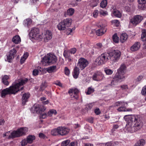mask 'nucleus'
<instances>
[{"label": "nucleus", "mask_w": 146, "mask_h": 146, "mask_svg": "<svg viewBox=\"0 0 146 146\" xmlns=\"http://www.w3.org/2000/svg\"><path fill=\"white\" fill-rule=\"evenodd\" d=\"M28 128L27 127H21L17 131H15L11 133L9 137V138H14L19 137L25 135L28 131Z\"/></svg>", "instance_id": "nucleus-6"}, {"label": "nucleus", "mask_w": 146, "mask_h": 146, "mask_svg": "<svg viewBox=\"0 0 146 146\" xmlns=\"http://www.w3.org/2000/svg\"><path fill=\"white\" fill-rule=\"evenodd\" d=\"M127 102H123L118 101L115 103V105L116 106H119L120 107L121 106H127Z\"/></svg>", "instance_id": "nucleus-29"}, {"label": "nucleus", "mask_w": 146, "mask_h": 146, "mask_svg": "<svg viewBox=\"0 0 146 146\" xmlns=\"http://www.w3.org/2000/svg\"><path fill=\"white\" fill-rule=\"evenodd\" d=\"M113 15L119 18L121 16V13L117 10H113Z\"/></svg>", "instance_id": "nucleus-28"}, {"label": "nucleus", "mask_w": 146, "mask_h": 146, "mask_svg": "<svg viewBox=\"0 0 146 146\" xmlns=\"http://www.w3.org/2000/svg\"><path fill=\"white\" fill-rule=\"evenodd\" d=\"M88 121L91 123H92L93 122V118L92 117H91L88 119Z\"/></svg>", "instance_id": "nucleus-64"}, {"label": "nucleus", "mask_w": 146, "mask_h": 146, "mask_svg": "<svg viewBox=\"0 0 146 146\" xmlns=\"http://www.w3.org/2000/svg\"><path fill=\"white\" fill-rule=\"evenodd\" d=\"M55 84L57 85H58L60 86H62V84L59 81H57L55 83Z\"/></svg>", "instance_id": "nucleus-60"}, {"label": "nucleus", "mask_w": 146, "mask_h": 146, "mask_svg": "<svg viewBox=\"0 0 146 146\" xmlns=\"http://www.w3.org/2000/svg\"><path fill=\"white\" fill-rule=\"evenodd\" d=\"M52 37H45L44 38V41L45 42H48V40L51 39Z\"/></svg>", "instance_id": "nucleus-62"}, {"label": "nucleus", "mask_w": 146, "mask_h": 146, "mask_svg": "<svg viewBox=\"0 0 146 146\" xmlns=\"http://www.w3.org/2000/svg\"><path fill=\"white\" fill-rule=\"evenodd\" d=\"M104 71L107 75H111L113 73V71L107 68L104 69Z\"/></svg>", "instance_id": "nucleus-37"}, {"label": "nucleus", "mask_w": 146, "mask_h": 146, "mask_svg": "<svg viewBox=\"0 0 146 146\" xmlns=\"http://www.w3.org/2000/svg\"><path fill=\"white\" fill-rule=\"evenodd\" d=\"M126 106H121L117 110L118 111H131L132 110L131 109H127L125 108Z\"/></svg>", "instance_id": "nucleus-24"}, {"label": "nucleus", "mask_w": 146, "mask_h": 146, "mask_svg": "<svg viewBox=\"0 0 146 146\" xmlns=\"http://www.w3.org/2000/svg\"><path fill=\"white\" fill-rule=\"evenodd\" d=\"M145 144V141L143 139H141L138 141L134 145V146H143Z\"/></svg>", "instance_id": "nucleus-27"}, {"label": "nucleus", "mask_w": 146, "mask_h": 146, "mask_svg": "<svg viewBox=\"0 0 146 146\" xmlns=\"http://www.w3.org/2000/svg\"><path fill=\"white\" fill-rule=\"evenodd\" d=\"M143 19L142 16L140 15H137L131 19L130 22L133 25L136 26L140 23Z\"/></svg>", "instance_id": "nucleus-12"}, {"label": "nucleus", "mask_w": 146, "mask_h": 146, "mask_svg": "<svg viewBox=\"0 0 146 146\" xmlns=\"http://www.w3.org/2000/svg\"><path fill=\"white\" fill-rule=\"evenodd\" d=\"M28 56V54L27 52H26L23 55V57L25 58V59H27Z\"/></svg>", "instance_id": "nucleus-63"}, {"label": "nucleus", "mask_w": 146, "mask_h": 146, "mask_svg": "<svg viewBox=\"0 0 146 146\" xmlns=\"http://www.w3.org/2000/svg\"><path fill=\"white\" fill-rule=\"evenodd\" d=\"M57 60V58L55 55L50 54H48L47 56L44 58L43 60L44 62L48 64L50 63L53 64L55 63Z\"/></svg>", "instance_id": "nucleus-9"}, {"label": "nucleus", "mask_w": 146, "mask_h": 146, "mask_svg": "<svg viewBox=\"0 0 146 146\" xmlns=\"http://www.w3.org/2000/svg\"><path fill=\"white\" fill-rule=\"evenodd\" d=\"M95 113L97 115H99L100 113L101 112L99 108H97L95 109L94 111Z\"/></svg>", "instance_id": "nucleus-55"}, {"label": "nucleus", "mask_w": 146, "mask_h": 146, "mask_svg": "<svg viewBox=\"0 0 146 146\" xmlns=\"http://www.w3.org/2000/svg\"><path fill=\"white\" fill-rule=\"evenodd\" d=\"M33 74L35 76L37 75L38 74V71L36 69H34L33 71Z\"/></svg>", "instance_id": "nucleus-58"}, {"label": "nucleus", "mask_w": 146, "mask_h": 146, "mask_svg": "<svg viewBox=\"0 0 146 146\" xmlns=\"http://www.w3.org/2000/svg\"><path fill=\"white\" fill-rule=\"evenodd\" d=\"M70 53H71L70 51H64V52L63 55L66 58H68L70 56Z\"/></svg>", "instance_id": "nucleus-38"}, {"label": "nucleus", "mask_w": 146, "mask_h": 146, "mask_svg": "<svg viewBox=\"0 0 146 146\" xmlns=\"http://www.w3.org/2000/svg\"><path fill=\"white\" fill-rule=\"evenodd\" d=\"M46 71L49 73L54 72L57 70L56 66H53L49 67L46 69Z\"/></svg>", "instance_id": "nucleus-19"}, {"label": "nucleus", "mask_w": 146, "mask_h": 146, "mask_svg": "<svg viewBox=\"0 0 146 146\" xmlns=\"http://www.w3.org/2000/svg\"><path fill=\"white\" fill-rule=\"evenodd\" d=\"M141 39L146 45V37H141Z\"/></svg>", "instance_id": "nucleus-61"}, {"label": "nucleus", "mask_w": 146, "mask_h": 146, "mask_svg": "<svg viewBox=\"0 0 146 146\" xmlns=\"http://www.w3.org/2000/svg\"><path fill=\"white\" fill-rule=\"evenodd\" d=\"M40 37H30V39L33 42L39 39Z\"/></svg>", "instance_id": "nucleus-46"}, {"label": "nucleus", "mask_w": 146, "mask_h": 146, "mask_svg": "<svg viewBox=\"0 0 146 146\" xmlns=\"http://www.w3.org/2000/svg\"><path fill=\"white\" fill-rule=\"evenodd\" d=\"M79 74V68L75 66L74 69L73 76L74 78L76 79L78 78Z\"/></svg>", "instance_id": "nucleus-20"}, {"label": "nucleus", "mask_w": 146, "mask_h": 146, "mask_svg": "<svg viewBox=\"0 0 146 146\" xmlns=\"http://www.w3.org/2000/svg\"><path fill=\"white\" fill-rule=\"evenodd\" d=\"M76 51V49L75 48H72L70 50V52L71 54H75Z\"/></svg>", "instance_id": "nucleus-51"}, {"label": "nucleus", "mask_w": 146, "mask_h": 146, "mask_svg": "<svg viewBox=\"0 0 146 146\" xmlns=\"http://www.w3.org/2000/svg\"><path fill=\"white\" fill-rule=\"evenodd\" d=\"M107 4V1L106 0H103L100 3V7L104 8L105 7Z\"/></svg>", "instance_id": "nucleus-34"}, {"label": "nucleus", "mask_w": 146, "mask_h": 146, "mask_svg": "<svg viewBox=\"0 0 146 146\" xmlns=\"http://www.w3.org/2000/svg\"><path fill=\"white\" fill-rule=\"evenodd\" d=\"M39 109V107L34 106L32 108V111L33 113H37L38 112Z\"/></svg>", "instance_id": "nucleus-36"}, {"label": "nucleus", "mask_w": 146, "mask_h": 146, "mask_svg": "<svg viewBox=\"0 0 146 146\" xmlns=\"http://www.w3.org/2000/svg\"><path fill=\"white\" fill-rule=\"evenodd\" d=\"M64 72L65 74L66 75H68L70 73V71L68 68L67 67H65L64 68Z\"/></svg>", "instance_id": "nucleus-41"}, {"label": "nucleus", "mask_w": 146, "mask_h": 146, "mask_svg": "<svg viewBox=\"0 0 146 146\" xmlns=\"http://www.w3.org/2000/svg\"><path fill=\"white\" fill-rule=\"evenodd\" d=\"M39 30L37 28L33 27L31 29L29 35L30 36H39Z\"/></svg>", "instance_id": "nucleus-16"}, {"label": "nucleus", "mask_w": 146, "mask_h": 146, "mask_svg": "<svg viewBox=\"0 0 146 146\" xmlns=\"http://www.w3.org/2000/svg\"><path fill=\"white\" fill-rule=\"evenodd\" d=\"M99 12L101 15L104 16H105L107 15L106 12H105L102 10H100Z\"/></svg>", "instance_id": "nucleus-49"}, {"label": "nucleus", "mask_w": 146, "mask_h": 146, "mask_svg": "<svg viewBox=\"0 0 146 146\" xmlns=\"http://www.w3.org/2000/svg\"><path fill=\"white\" fill-rule=\"evenodd\" d=\"M107 51L109 59L112 61V63L117 62L119 59L121 55V52L119 50H108Z\"/></svg>", "instance_id": "nucleus-4"}, {"label": "nucleus", "mask_w": 146, "mask_h": 146, "mask_svg": "<svg viewBox=\"0 0 146 146\" xmlns=\"http://www.w3.org/2000/svg\"><path fill=\"white\" fill-rule=\"evenodd\" d=\"M57 27L58 29L60 30H64L67 28L62 21L58 24L57 25Z\"/></svg>", "instance_id": "nucleus-25"}, {"label": "nucleus", "mask_w": 146, "mask_h": 146, "mask_svg": "<svg viewBox=\"0 0 146 146\" xmlns=\"http://www.w3.org/2000/svg\"><path fill=\"white\" fill-rule=\"evenodd\" d=\"M113 40L114 42L117 43L119 40V37H112Z\"/></svg>", "instance_id": "nucleus-48"}, {"label": "nucleus", "mask_w": 146, "mask_h": 146, "mask_svg": "<svg viewBox=\"0 0 146 146\" xmlns=\"http://www.w3.org/2000/svg\"><path fill=\"white\" fill-rule=\"evenodd\" d=\"M140 47V43L139 42H136L130 47V50L132 52H135L139 50Z\"/></svg>", "instance_id": "nucleus-17"}, {"label": "nucleus", "mask_w": 146, "mask_h": 146, "mask_svg": "<svg viewBox=\"0 0 146 146\" xmlns=\"http://www.w3.org/2000/svg\"><path fill=\"white\" fill-rule=\"evenodd\" d=\"M104 78V76L102 72L98 71L95 72L92 76L93 80L97 81H101Z\"/></svg>", "instance_id": "nucleus-11"}, {"label": "nucleus", "mask_w": 146, "mask_h": 146, "mask_svg": "<svg viewBox=\"0 0 146 146\" xmlns=\"http://www.w3.org/2000/svg\"><path fill=\"white\" fill-rule=\"evenodd\" d=\"M139 4L138 8L140 10H143L145 8V4L142 3L141 2H138Z\"/></svg>", "instance_id": "nucleus-32"}, {"label": "nucleus", "mask_w": 146, "mask_h": 146, "mask_svg": "<svg viewBox=\"0 0 146 146\" xmlns=\"http://www.w3.org/2000/svg\"><path fill=\"white\" fill-rule=\"evenodd\" d=\"M28 80V79L25 78L18 82H15L12 86L2 90L1 93V97L5 98L8 94H15L19 91L22 90L23 88L21 86L26 83Z\"/></svg>", "instance_id": "nucleus-2"}, {"label": "nucleus", "mask_w": 146, "mask_h": 146, "mask_svg": "<svg viewBox=\"0 0 146 146\" xmlns=\"http://www.w3.org/2000/svg\"><path fill=\"white\" fill-rule=\"evenodd\" d=\"M119 127V126L117 125H114L113 126V127L111 130V131L113 133V132L117 129Z\"/></svg>", "instance_id": "nucleus-50"}, {"label": "nucleus", "mask_w": 146, "mask_h": 146, "mask_svg": "<svg viewBox=\"0 0 146 146\" xmlns=\"http://www.w3.org/2000/svg\"><path fill=\"white\" fill-rule=\"evenodd\" d=\"M9 78V76L7 75H5L2 78V82L6 86L9 85V83L7 80Z\"/></svg>", "instance_id": "nucleus-23"}, {"label": "nucleus", "mask_w": 146, "mask_h": 146, "mask_svg": "<svg viewBox=\"0 0 146 146\" xmlns=\"http://www.w3.org/2000/svg\"><path fill=\"white\" fill-rule=\"evenodd\" d=\"M74 12V9L72 8H70L68 9L67 10V12H65L64 13L65 15L66 16V13L67 15L69 16H71L72 15Z\"/></svg>", "instance_id": "nucleus-26"}, {"label": "nucleus", "mask_w": 146, "mask_h": 146, "mask_svg": "<svg viewBox=\"0 0 146 146\" xmlns=\"http://www.w3.org/2000/svg\"><path fill=\"white\" fill-rule=\"evenodd\" d=\"M89 64L88 60L83 58H80L78 60L77 66L82 70L87 67Z\"/></svg>", "instance_id": "nucleus-10"}, {"label": "nucleus", "mask_w": 146, "mask_h": 146, "mask_svg": "<svg viewBox=\"0 0 146 146\" xmlns=\"http://www.w3.org/2000/svg\"><path fill=\"white\" fill-rule=\"evenodd\" d=\"M12 40L14 43L18 44L21 42L20 37H13Z\"/></svg>", "instance_id": "nucleus-30"}, {"label": "nucleus", "mask_w": 146, "mask_h": 146, "mask_svg": "<svg viewBox=\"0 0 146 146\" xmlns=\"http://www.w3.org/2000/svg\"><path fill=\"white\" fill-rule=\"evenodd\" d=\"M57 113V111L56 110L54 109L50 110L48 112V116H52L53 114L56 115Z\"/></svg>", "instance_id": "nucleus-31"}, {"label": "nucleus", "mask_w": 146, "mask_h": 146, "mask_svg": "<svg viewBox=\"0 0 146 146\" xmlns=\"http://www.w3.org/2000/svg\"><path fill=\"white\" fill-rule=\"evenodd\" d=\"M47 114L46 113L41 114L40 115V118L42 119L45 118L47 116Z\"/></svg>", "instance_id": "nucleus-54"}, {"label": "nucleus", "mask_w": 146, "mask_h": 146, "mask_svg": "<svg viewBox=\"0 0 146 146\" xmlns=\"http://www.w3.org/2000/svg\"><path fill=\"white\" fill-rule=\"evenodd\" d=\"M113 145L114 144L113 143L110 142L106 143L105 146H113Z\"/></svg>", "instance_id": "nucleus-57"}, {"label": "nucleus", "mask_w": 146, "mask_h": 146, "mask_svg": "<svg viewBox=\"0 0 146 146\" xmlns=\"http://www.w3.org/2000/svg\"><path fill=\"white\" fill-rule=\"evenodd\" d=\"M39 137L40 138L44 139L46 137V136L43 133H40L39 134Z\"/></svg>", "instance_id": "nucleus-59"}, {"label": "nucleus", "mask_w": 146, "mask_h": 146, "mask_svg": "<svg viewBox=\"0 0 146 146\" xmlns=\"http://www.w3.org/2000/svg\"><path fill=\"white\" fill-rule=\"evenodd\" d=\"M62 21L64 24L65 25L67 28L70 27L71 25L72 20L71 19H66Z\"/></svg>", "instance_id": "nucleus-21"}, {"label": "nucleus", "mask_w": 146, "mask_h": 146, "mask_svg": "<svg viewBox=\"0 0 146 146\" xmlns=\"http://www.w3.org/2000/svg\"><path fill=\"white\" fill-rule=\"evenodd\" d=\"M30 97V94L29 93H25L23 94L22 98V104L24 105L28 101V99Z\"/></svg>", "instance_id": "nucleus-18"}, {"label": "nucleus", "mask_w": 146, "mask_h": 146, "mask_svg": "<svg viewBox=\"0 0 146 146\" xmlns=\"http://www.w3.org/2000/svg\"><path fill=\"white\" fill-rule=\"evenodd\" d=\"M141 93L143 95H146V85L144 86L142 88L141 91Z\"/></svg>", "instance_id": "nucleus-43"}, {"label": "nucleus", "mask_w": 146, "mask_h": 146, "mask_svg": "<svg viewBox=\"0 0 146 146\" xmlns=\"http://www.w3.org/2000/svg\"><path fill=\"white\" fill-rule=\"evenodd\" d=\"M120 87L123 90H126L128 89V87L127 85H121Z\"/></svg>", "instance_id": "nucleus-56"}, {"label": "nucleus", "mask_w": 146, "mask_h": 146, "mask_svg": "<svg viewBox=\"0 0 146 146\" xmlns=\"http://www.w3.org/2000/svg\"><path fill=\"white\" fill-rule=\"evenodd\" d=\"M69 132V129L68 128L60 126L52 130L51 134L54 136L60 135L62 136L66 135Z\"/></svg>", "instance_id": "nucleus-5"}, {"label": "nucleus", "mask_w": 146, "mask_h": 146, "mask_svg": "<svg viewBox=\"0 0 146 146\" xmlns=\"http://www.w3.org/2000/svg\"><path fill=\"white\" fill-rule=\"evenodd\" d=\"M32 23V20L30 18L27 19L24 21L23 24L25 27H28Z\"/></svg>", "instance_id": "nucleus-22"}, {"label": "nucleus", "mask_w": 146, "mask_h": 146, "mask_svg": "<svg viewBox=\"0 0 146 146\" xmlns=\"http://www.w3.org/2000/svg\"><path fill=\"white\" fill-rule=\"evenodd\" d=\"M44 35L46 36H52V33L50 31L47 30L44 33Z\"/></svg>", "instance_id": "nucleus-35"}, {"label": "nucleus", "mask_w": 146, "mask_h": 146, "mask_svg": "<svg viewBox=\"0 0 146 146\" xmlns=\"http://www.w3.org/2000/svg\"><path fill=\"white\" fill-rule=\"evenodd\" d=\"M103 22L101 21L97 24V27L100 28L96 31V34L98 36H102L106 32V30L105 28L106 25L103 24Z\"/></svg>", "instance_id": "nucleus-7"}, {"label": "nucleus", "mask_w": 146, "mask_h": 146, "mask_svg": "<svg viewBox=\"0 0 146 146\" xmlns=\"http://www.w3.org/2000/svg\"><path fill=\"white\" fill-rule=\"evenodd\" d=\"M107 53H105L102 54L96 59V62H97L99 65L105 64L109 59Z\"/></svg>", "instance_id": "nucleus-8"}, {"label": "nucleus", "mask_w": 146, "mask_h": 146, "mask_svg": "<svg viewBox=\"0 0 146 146\" xmlns=\"http://www.w3.org/2000/svg\"><path fill=\"white\" fill-rule=\"evenodd\" d=\"M35 138V137L34 135H29L27 137L26 139H24L21 141V145L22 146H24L27 145L28 143H32Z\"/></svg>", "instance_id": "nucleus-13"}, {"label": "nucleus", "mask_w": 146, "mask_h": 146, "mask_svg": "<svg viewBox=\"0 0 146 146\" xmlns=\"http://www.w3.org/2000/svg\"><path fill=\"white\" fill-rule=\"evenodd\" d=\"M99 3V0H94V3L92 4V6L94 7L96 6Z\"/></svg>", "instance_id": "nucleus-47"}, {"label": "nucleus", "mask_w": 146, "mask_h": 146, "mask_svg": "<svg viewBox=\"0 0 146 146\" xmlns=\"http://www.w3.org/2000/svg\"><path fill=\"white\" fill-rule=\"evenodd\" d=\"M141 36H146V30L143 29L142 30Z\"/></svg>", "instance_id": "nucleus-52"}, {"label": "nucleus", "mask_w": 146, "mask_h": 146, "mask_svg": "<svg viewBox=\"0 0 146 146\" xmlns=\"http://www.w3.org/2000/svg\"><path fill=\"white\" fill-rule=\"evenodd\" d=\"M126 67L124 64H121L119 68L118 69L117 72L112 79L110 84V85L113 86L118 84L125 79V72Z\"/></svg>", "instance_id": "nucleus-3"}, {"label": "nucleus", "mask_w": 146, "mask_h": 146, "mask_svg": "<svg viewBox=\"0 0 146 146\" xmlns=\"http://www.w3.org/2000/svg\"><path fill=\"white\" fill-rule=\"evenodd\" d=\"M112 22L113 23L115 24L116 26L118 27L119 26V23L118 20H114L112 21Z\"/></svg>", "instance_id": "nucleus-44"}, {"label": "nucleus", "mask_w": 146, "mask_h": 146, "mask_svg": "<svg viewBox=\"0 0 146 146\" xmlns=\"http://www.w3.org/2000/svg\"><path fill=\"white\" fill-rule=\"evenodd\" d=\"M78 142L76 141H72L69 143L68 146H77Z\"/></svg>", "instance_id": "nucleus-40"}, {"label": "nucleus", "mask_w": 146, "mask_h": 146, "mask_svg": "<svg viewBox=\"0 0 146 146\" xmlns=\"http://www.w3.org/2000/svg\"><path fill=\"white\" fill-rule=\"evenodd\" d=\"M98 13V10H95L93 13V16L94 17H96L97 16Z\"/></svg>", "instance_id": "nucleus-53"}, {"label": "nucleus", "mask_w": 146, "mask_h": 146, "mask_svg": "<svg viewBox=\"0 0 146 146\" xmlns=\"http://www.w3.org/2000/svg\"><path fill=\"white\" fill-rule=\"evenodd\" d=\"M70 142L69 139H67L62 141L61 143V146H67Z\"/></svg>", "instance_id": "nucleus-33"}, {"label": "nucleus", "mask_w": 146, "mask_h": 146, "mask_svg": "<svg viewBox=\"0 0 146 146\" xmlns=\"http://www.w3.org/2000/svg\"><path fill=\"white\" fill-rule=\"evenodd\" d=\"M94 89L91 88V87H89L88 88V90L86 92V94L87 95H89L93 93L94 92Z\"/></svg>", "instance_id": "nucleus-39"}, {"label": "nucleus", "mask_w": 146, "mask_h": 146, "mask_svg": "<svg viewBox=\"0 0 146 146\" xmlns=\"http://www.w3.org/2000/svg\"><path fill=\"white\" fill-rule=\"evenodd\" d=\"M120 41L121 43L125 42L127 39V37H120Z\"/></svg>", "instance_id": "nucleus-45"}, {"label": "nucleus", "mask_w": 146, "mask_h": 146, "mask_svg": "<svg viewBox=\"0 0 146 146\" xmlns=\"http://www.w3.org/2000/svg\"><path fill=\"white\" fill-rule=\"evenodd\" d=\"M79 93V90L77 88H72L69 90L68 91V93L70 94H72V95H71V97L77 100L78 98V94Z\"/></svg>", "instance_id": "nucleus-14"}, {"label": "nucleus", "mask_w": 146, "mask_h": 146, "mask_svg": "<svg viewBox=\"0 0 146 146\" xmlns=\"http://www.w3.org/2000/svg\"><path fill=\"white\" fill-rule=\"evenodd\" d=\"M94 104V103H92L87 105L86 107L87 110H88L91 109Z\"/></svg>", "instance_id": "nucleus-42"}, {"label": "nucleus", "mask_w": 146, "mask_h": 146, "mask_svg": "<svg viewBox=\"0 0 146 146\" xmlns=\"http://www.w3.org/2000/svg\"><path fill=\"white\" fill-rule=\"evenodd\" d=\"M17 52L16 50L14 49L11 50L7 54V58L8 61L10 62L14 58Z\"/></svg>", "instance_id": "nucleus-15"}, {"label": "nucleus", "mask_w": 146, "mask_h": 146, "mask_svg": "<svg viewBox=\"0 0 146 146\" xmlns=\"http://www.w3.org/2000/svg\"><path fill=\"white\" fill-rule=\"evenodd\" d=\"M127 122L125 129L128 132L133 133L139 129L142 126L140 118L137 115H128L124 117Z\"/></svg>", "instance_id": "nucleus-1"}]
</instances>
